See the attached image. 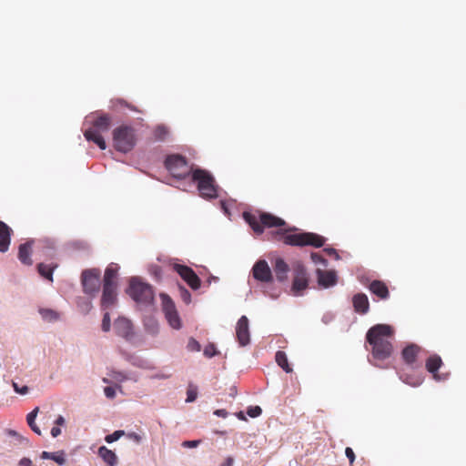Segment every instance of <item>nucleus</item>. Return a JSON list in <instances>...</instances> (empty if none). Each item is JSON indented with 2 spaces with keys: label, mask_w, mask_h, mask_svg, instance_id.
Here are the masks:
<instances>
[{
  "label": "nucleus",
  "mask_w": 466,
  "mask_h": 466,
  "mask_svg": "<svg viewBox=\"0 0 466 466\" xmlns=\"http://www.w3.org/2000/svg\"><path fill=\"white\" fill-rule=\"evenodd\" d=\"M262 413L259 406H250L247 410V414L251 418L258 417Z\"/></svg>",
  "instance_id": "obj_44"
},
{
  "label": "nucleus",
  "mask_w": 466,
  "mask_h": 466,
  "mask_svg": "<svg viewBox=\"0 0 466 466\" xmlns=\"http://www.w3.org/2000/svg\"><path fill=\"white\" fill-rule=\"evenodd\" d=\"M200 441H186L182 443L183 447L195 448L199 444Z\"/></svg>",
  "instance_id": "obj_49"
},
{
  "label": "nucleus",
  "mask_w": 466,
  "mask_h": 466,
  "mask_svg": "<svg viewBox=\"0 0 466 466\" xmlns=\"http://www.w3.org/2000/svg\"><path fill=\"white\" fill-rule=\"evenodd\" d=\"M276 362L279 367H281L287 373L292 371V368L289 366L288 362L287 355L284 351L279 350L276 352L275 356Z\"/></svg>",
  "instance_id": "obj_29"
},
{
  "label": "nucleus",
  "mask_w": 466,
  "mask_h": 466,
  "mask_svg": "<svg viewBox=\"0 0 466 466\" xmlns=\"http://www.w3.org/2000/svg\"><path fill=\"white\" fill-rule=\"evenodd\" d=\"M243 217L257 234L263 233L265 228H280L286 225L282 218L267 212H260L258 215L245 212Z\"/></svg>",
  "instance_id": "obj_4"
},
{
  "label": "nucleus",
  "mask_w": 466,
  "mask_h": 466,
  "mask_svg": "<svg viewBox=\"0 0 466 466\" xmlns=\"http://www.w3.org/2000/svg\"><path fill=\"white\" fill-rule=\"evenodd\" d=\"M39 312L42 318L47 321H54L58 319V314L52 309H41Z\"/></svg>",
  "instance_id": "obj_36"
},
{
  "label": "nucleus",
  "mask_w": 466,
  "mask_h": 466,
  "mask_svg": "<svg viewBox=\"0 0 466 466\" xmlns=\"http://www.w3.org/2000/svg\"><path fill=\"white\" fill-rule=\"evenodd\" d=\"M441 365L442 360L437 354L430 356L425 362L426 370L432 374L433 379L437 381L443 380V378H441V376L438 373V370Z\"/></svg>",
  "instance_id": "obj_16"
},
{
  "label": "nucleus",
  "mask_w": 466,
  "mask_h": 466,
  "mask_svg": "<svg viewBox=\"0 0 466 466\" xmlns=\"http://www.w3.org/2000/svg\"><path fill=\"white\" fill-rule=\"evenodd\" d=\"M197 396H198V387L193 385V384H189L187 389V400H186V401L187 402H193L197 399Z\"/></svg>",
  "instance_id": "obj_38"
},
{
  "label": "nucleus",
  "mask_w": 466,
  "mask_h": 466,
  "mask_svg": "<svg viewBox=\"0 0 466 466\" xmlns=\"http://www.w3.org/2000/svg\"><path fill=\"white\" fill-rule=\"evenodd\" d=\"M292 275V291H303L309 288V274L305 266L300 261L293 263Z\"/></svg>",
  "instance_id": "obj_10"
},
{
  "label": "nucleus",
  "mask_w": 466,
  "mask_h": 466,
  "mask_svg": "<svg viewBox=\"0 0 466 466\" xmlns=\"http://www.w3.org/2000/svg\"><path fill=\"white\" fill-rule=\"evenodd\" d=\"M324 252L327 253L329 256H334L336 259L339 258V256L335 248H324Z\"/></svg>",
  "instance_id": "obj_50"
},
{
  "label": "nucleus",
  "mask_w": 466,
  "mask_h": 466,
  "mask_svg": "<svg viewBox=\"0 0 466 466\" xmlns=\"http://www.w3.org/2000/svg\"><path fill=\"white\" fill-rule=\"evenodd\" d=\"M42 459H49L55 461L58 465H64L66 463L65 452L63 451L57 452L43 451L41 453Z\"/></svg>",
  "instance_id": "obj_25"
},
{
  "label": "nucleus",
  "mask_w": 466,
  "mask_h": 466,
  "mask_svg": "<svg viewBox=\"0 0 466 466\" xmlns=\"http://www.w3.org/2000/svg\"><path fill=\"white\" fill-rule=\"evenodd\" d=\"M168 324L175 329H179L181 328V319L178 316L177 310H174L170 313L165 315Z\"/></svg>",
  "instance_id": "obj_31"
},
{
  "label": "nucleus",
  "mask_w": 466,
  "mask_h": 466,
  "mask_svg": "<svg viewBox=\"0 0 466 466\" xmlns=\"http://www.w3.org/2000/svg\"><path fill=\"white\" fill-rule=\"evenodd\" d=\"M37 268H38V272L41 276H43L44 278H46L49 280H52V275H53L55 267L46 265L44 263H40V264H38Z\"/></svg>",
  "instance_id": "obj_34"
},
{
  "label": "nucleus",
  "mask_w": 466,
  "mask_h": 466,
  "mask_svg": "<svg viewBox=\"0 0 466 466\" xmlns=\"http://www.w3.org/2000/svg\"><path fill=\"white\" fill-rule=\"evenodd\" d=\"M60 433H61V430H60V428H58V427H53V428H52V430H51V435H52L53 437H55V438H56V437H57L58 435H60Z\"/></svg>",
  "instance_id": "obj_55"
},
{
  "label": "nucleus",
  "mask_w": 466,
  "mask_h": 466,
  "mask_svg": "<svg viewBox=\"0 0 466 466\" xmlns=\"http://www.w3.org/2000/svg\"><path fill=\"white\" fill-rule=\"evenodd\" d=\"M234 459L232 457H228L225 461L221 464V466H233Z\"/></svg>",
  "instance_id": "obj_54"
},
{
  "label": "nucleus",
  "mask_w": 466,
  "mask_h": 466,
  "mask_svg": "<svg viewBox=\"0 0 466 466\" xmlns=\"http://www.w3.org/2000/svg\"><path fill=\"white\" fill-rule=\"evenodd\" d=\"M31 251H32V242L27 241L19 246L18 249V258L25 265H31Z\"/></svg>",
  "instance_id": "obj_22"
},
{
  "label": "nucleus",
  "mask_w": 466,
  "mask_h": 466,
  "mask_svg": "<svg viewBox=\"0 0 466 466\" xmlns=\"http://www.w3.org/2000/svg\"><path fill=\"white\" fill-rule=\"evenodd\" d=\"M12 233V228L0 220V252L5 253L9 249Z\"/></svg>",
  "instance_id": "obj_17"
},
{
  "label": "nucleus",
  "mask_w": 466,
  "mask_h": 466,
  "mask_svg": "<svg viewBox=\"0 0 466 466\" xmlns=\"http://www.w3.org/2000/svg\"><path fill=\"white\" fill-rule=\"evenodd\" d=\"M101 327H102V330L105 332H108L110 330L111 319H110V315H109L108 311H106L103 316Z\"/></svg>",
  "instance_id": "obj_41"
},
{
  "label": "nucleus",
  "mask_w": 466,
  "mask_h": 466,
  "mask_svg": "<svg viewBox=\"0 0 466 466\" xmlns=\"http://www.w3.org/2000/svg\"><path fill=\"white\" fill-rule=\"evenodd\" d=\"M148 272L152 275L156 279H160L162 277V269L157 264H151L148 266Z\"/></svg>",
  "instance_id": "obj_39"
},
{
  "label": "nucleus",
  "mask_w": 466,
  "mask_h": 466,
  "mask_svg": "<svg viewBox=\"0 0 466 466\" xmlns=\"http://www.w3.org/2000/svg\"><path fill=\"white\" fill-rule=\"evenodd\" d=\"M191 178L197 184L201 198L206 199L218 198V186L214 177L208 171L196 168L192 171Z\"/></svg>",
  "instance_id": "obj_3"
},
{
  "label": "nucleus",
  "mask_w": 466,
  "mask_h": 466,
  "mask_svg": "<svg viewBox=\"0 0 466 466\" xmlns=\"http://www.w3.org/2000/svg\"><path fill=\"white\" fill-rule=\"evenodd\" d=\"M394 329L388 324H377L371 327L367 334L366 339L371 345V353L374 359L384 360L390 357L393 351L391 339Z\"/></svg>",
  "instance_id": "obj_1"
},
{
  "label": "nucleus",
  "mask_w": 466,
  "mask_h": 466,
  "mask_svg": "<svg viewBox=\"0 0 466 466\" xmlns=\"http://www.w3.org/2000/svg\"><path fill=\"white\" fill-rule=\"evenodd\" d=\"M187 348L189 351H199L201 350L199 342L193 338L188 339Z\"/></svg>",
  "instance_id": "obj_43"
},
{
  "label": "nucleus",
  "mask_w": 466,
  "mask_h": 466,
  "mask_svg": "<svg viewBox=\"0 0 466 466\" xmlns=\"http://www.w3.org/2000/svg\"><path fill=\"white\" fill-rule=\"evenodd\" d=\"M273 270L276 276V279L279 282L286 281L288 279V273L289 271V265L285 262V260L281 258H276L273 264Z\"/></svg>",
  "instance_id": "obj_19"
},
{
  "label": "nucleus",
  "mask_w": 466,
  "mask_h": 466,
  "mask_svg": "<svg viewBox=\"0 0 466 466\" xmlns=\"http://www.w3.org/2000/svg\"><path fill=\"white\" fill-rule=\"evenodd\" d=\"M169 135V129L165 125H157L153 130L155 141H165Z\"/></svg>",
  "instance_id": "obj_27"
},
{
  "label": "nucleus",
  "mask_w": 466,
  "mask_h": 466,
  "mask_svg": "<svg viewBox=\"0 0 466 466\" xmlns=\"http://www.w3.org/2000/svg\"><path fill=\"white\" fill-rule=\"evenodd\" d=\"M162 302V310L165 315L176 310V305L171 298L167 293H160Z\"/></svg>",
  "instance_id": "obj_26"
},
{
  "label": "nucleus",
  "mask_w": 466,
  "mask_h": 466,
  "mask_svg": "<svg viewBox=\"0 0 466 466\" xmlns=\"http://www.w3.org/2000/svg\"><path fill=\"white\" fill-rule=\"evenodd\" d=\"M354 310L359 314H366L370 309V302L365 293H357L352 298Z\"/></svg>",
  "instance_id": "obj_18"
},
{
  "label": "nucleus",
  "mask_w": 466,
  "mask_h": 466,
  "mask_svg": "<svg viewBox=\"0 0 466 466\" xmlns=\"http://www.w3.org/2000/svg\"><path fill=\"white\" fill-rule=\"evenodd\" d=\"M120 267L116 263H109L104 272L102 279V291H115L118 287Z\"/></svg>",
  "instance_id": "obj_11"
},
{
  "label": "nucleus",
  "mask_w": 466,
  "mask_h": 466,
  "mask_svg": "<svg viewBox=\"0 0 466 466\" xmlns=\"http://www.w3.org/2000/svg\"><path fill=\"white\" fill-rule=\"evenodd\" d=\"M279 236V239L283 241L286 245L289 246H311L314 248H320L324 246L326 238L319 234L312 232H303V233H296V234H286V233H277Z\"/></svg>",
  "instance_id": "obj_6"
},
{
  "label": "nucleus",
  "mask_w": 466,
  "mask_h": 466,
  "mask_svg": "<svg viewBox=\"0 0 466 466\" xmlns=\"http://www.w3.org/2000/svg\"><path fill=\"white\" fill-rule=\"evenodd\" d=\"M13 388L15 390V392L19 393V394H26L28 392V387L27 386H23V387H19L18 384L16 382H13Z\"/></svg>",
  "instance_id": "obj_47"
},
{
  "label": "nucleus",
  "mask_w": 466,
  "mask_h": 466,
  "mask_svg": "<svg viewBox=\"0 0 466 466\" xmlns=\"http://www.w3.org/2000/svg\"><path fill=\"white\" fill-rule=\"evenodd\" d=\"M113 378L119 381H123L126 379V377L121 372H114Z\"/></svg>",
  "instance_id": "obj_53"
},
{
  "label": "nucleus",
  "mask_w": 466,
  "mask_h": 466,
  "mask_svg": "<svg viewBox=\"0 0 466 466\" xmlns=\"http://www.w3.org/2000/svg\"><path fill=\"white\" fill-rule=\"evenodd\" d=\"M82 307V310L85 311V312H88L91 309V302L89 299L86 300L83 302V305L81 306Z\"/></svg>",
  "instance_id": "obj_51"
},
{
  "label": "nucleus",
  "mask_w": 466,
  "mask_h": 466,
  "mask_svg": "<svg viewBox=\"0 0 466 466\" xmlns=\"http://www.w3.org/2000/svg\"><path fill=\"white\" fill-rule=\"evenodd\" d=\"M253 278L260 282H271L273 275L268 262L264 259L258 260L251 270Z\"/></svg>",
  "instance_id": "obj_12"
},
{
  "label": "nucleus",
  "mask_w": 466,
  "mask_h": 466,
  "mask_svg": "<svg viewBox=\"0 0 466 466\" xmlns=\"http://www.w3.org/2000/svg\"><path fill=\"white\" fill-rule=\"evenodd\" d=\"M318 283L324 289L334 286L338 281V276L334 270L317 269Z\"/></svg>",
  "instance_id": "obj_15"
},
{
  "label": "nucleus",
  "mask_w": 466,
  "mask_h": 466,
  "mask_svg": "<svg viewBox=\"0 0 466 466\" xmlns=\"http://www.w3.org/2000/svg\"><path fill=\"white\" fill-rule=\"evenodd\" d=\"M135 440H137V441H138L140 440V437L136 436V437H135Z\"/></svg>",
  "instance_id": "obj_61"
},
{
  "label": "nucleus",
  "mask_w": 466,
  "mask_h": 466,
  "mask_svg": "<svg viewBox=\"0 0 466 466\" xmlns=\"http://www.w3.org/2000/svg\"><path fill=\"white\" fill-rule=\"evenodd\" d=\"M80 279L84 291H99L102 286L101 270L98 268L84 269Z\"/></svg>",
  "instance_id": "obj_9"
},
{
  "label": "nucleus",
  "mask_w": 466,
  "mask_h": 466,
  "mask_svg": "<svg viewBox=\"0 0 466 466\" xmlns=\"http://www.w3.org/2000/svg\"><path fill=\"white\" fill-rule=\"evenodd\" d=\"M214 414L218 416V417L226 418L227 415H228V412H227L226 410H216L214 411Z\"/></svg>",
  "instance_id": "obj_52"
},
{
  "label": "nucleus",
  "mask_w": 466,
  "mask_h": 466,
  "mask_svg": "<svg viewBox=\"0 0 466 466\" xmlns=\"http://www.w3.org/2000/svg\"><path fill=\"white\" fill-rule=\"evenodd\" d=\"M421 349L416 344H410L402 350L401 356L408 365H413Z\"/></svg>",
  "instance_id": "obj_20"
},
{
  "label": "nucleus",
  "mask_w": 466,
  "mask_h": 466,
  "mask_svg": "<svg viewBox=\"0 0 466 466\" xmlns=\"http://www.w3.org/2000/svg\"><path fill=\"white\" fill-rule=\"evenodd\" d=\"M311 258L314 262L324 261V259L321 258V256L317 253H312Z\"/></svg>",
  "instance_id": "obj_56"
},
{
  "label": "nucleus",
  "mask_w": 466,
  "mask_h": 466,
  "mask_svg": "<svg viewBox=\"0 0 466 466\" xmlns=\"http://www.w3.org/2000/svg\"><path fill=\"white\" fill-rule=\"evenodd\" d=\"M115 332L127 339L133 336V325L129 319L120 317L114 323Z\"/></svg>",
  "instance_id": "obj_14"
},
{
  "label": "nucleus",
  "mask_w": 466,
  "mask_h": 466,
  "mask_svg": "<svg viewBox=\"0 0 466 466\" xmlns=\"http://www.w3.org/2000/svg\"><path fill=\"white\" fill-rule=\"evenodd\" d=\"M212 281L214 282H218V277H215V276H210L208 279H207V282L208 284H210Z\"/></svg>",
  "instance_id": "obj_58"
},
{
  "label": "nucleus",
  "mask_w": 466,
  "mask_h": 466,
  "mask_svg": "<svg viewBox=\"0 0 466 466\" xmlns=\"http://www.w3.org/2000/svg\"><path fill=\"white\" fill-rule=\"evenodd\" d=\"M345 454H346L347 458L350 461V465L353 466V463H354V461H355V453H354L353 450L351 448H350V447H347L345 449Z\"/></svg>",
  "instance_id": "obj_46"
},
{
  "label": "nucleus",
  "mask_w": 466,
  "mask_h": 466,
  "mask_svg": "<svg viewBox=\"0 0 466 466\" xmlns=\"http://www.w3.org/2000/svg\"><path fill=\"white\" fill-rule=\"evenodd\" d=\"M170 267L176 271L179 277L188 285L193 290H197L201 286V280L198 275L188 266L179 264L174 260H170Z\"/></svg>",
  "instance_id": "obj_8"
},
{
  "label": "nucleus",
  "mask_w": 466,
  "mask_h": 466,
  "mask_svg": "<svg viewBox=\"0 0 466 466\" xmlns=\"http://www.w3.org/2000/svg\"><path fill=\"white\" fill-rule=\"evenodd\" d=\"M103 381H104L105 383H108V382H109V380H108L107 379H106V378H104V379H103Z\"/></svg>",
  "instance_id": "obj_60"
},
{
  "label": "nucleus",
  "mask_w": 466,
  "mask_h": 466,
  "mask_svg": "<svg viewBox=\"0 0 466 466\" xmlns=\"http://www.w3.org/2000/svg\"><path fill=\"white\" fill-rule=\"evenodd\" d=\"M165 167L177 178H185L194 170L186 157L178 154L168 156L165 160Z\"/></svg>",
  "instance_id": "obj_7"
},
{
  "label": "nucleus",
  "mask_w": 466,
  "mask_h": 466,
  "mask_svg": "<svg viewBox=\"0 0 466 466\" xmlns=\"http://www.w3.org/2000/svg\"><path fill=\"white\" fill-rule=\"evenodd\" d=\"M136 144L137 136L133 127L121 125L113 130V146L116 151L128 153Z\"/></svg>",
  "instance_id": "obj_5"
},
{
  "label": "nucleus",
  "mask_w": 466,
  "mask_h": 466,
  "mask_svg": "<svg viewBox=\"0 0 466 466\" xmlns=\"http://www.w3.org/2000/svg\"><path fill=\"white\" fill-rule=\"evenodd\" d=\"M116 303V293H103L101 307L104 310L109 309Z\"/></svg>",
  "instance_id": "obj_28"
},
{
  "label": "nucleus",
  "mask_w": 466,
  "mask_h": 466,
  "mask_svg": "<svg viewBox=\"0 0 466 466\" xmlns=\"http://www.w3.org/2000/svg\"><path fill=\"white\" fill-rule=\"evenodd\" d=\"M111 104H112V106L115 109H119V108H122V107H127L129 110L141 113V110H139L137 106H135L134 105L128 103L127 100H125L123 98H114V99L111 100Z\"/></svg>",
  "instance_id": "obj_30"
},
{
  "label": "nucleus",
  "mask_w": 466,
  "mask_h": 466,
  "mask_svg": "<svg viewBox=\"0 0 466 466\" xmlns=\"http://www.w3.org/2000/svg\"><path fill=\"white\" fill-rule=\"evenodd\" d=\"M370 291H373V292H376V291H389V289L387 287V285L382 282V281H380V280H373L370 284Z\"/></svg>",
  "instance_id": "obj_37"
},
{
  "label": "nucleus",
  "mask_w": 466,
  "mask_h": 466,
  "mask_svg": "<svg viewBox=\"0 0 466 466\" xmlns=\"http://www.w3.org/2000/svg\"><path fill=\"white\" fill-rule=\"evenodd\" d=\"M97 454L107 466L116 465L117 457L116 453L113 451L107 449L106 446L99 447Z\"/></svg>",
  "instance_id": "obj_21"
},
{
  "label": "nucleus",
  "mask_w": 466,
  "mask_h": 466,
  "mask_svg": "<svg viewBox=\"0 0 466 466\" xmlns=\"http://www.w3.org/2000/svg\"><path fill=\"white\" fill-rule=\"evenodd\" d=\"M111 116L108 114H101L92 121L89 128L84 131V137L87 141H92L102 150L106 148L102 133L107 132L111 127Z\"/></svg>",
  "instance_id": "obj_2"
},
{
  "label": "nucleus",
  "mask_w": 466,
  "mask_h": 466,
  "mask_svg": "<svg viewBox=\"0 0 466 466\" xmlns=\"http://www.w3.org/2000/svg\"><path fill=\"white\" fill-rule=\"evenodd\" d=\"M146 328H147V330L150 333V334H157V331H158V325L157 323L153 320V319H150L149 320V323H146Z\"/></svg>",
  "instance_id": "obj_45"
},
{
  "label": "nucleus",
  "mask_w": 466,
  "mask_h": 466,
  "mask_svg": "<svg viewBox=\"0 0 466 466\" xmlns=\"http://www.w3.org/2000/svg\"><path fill=\"white\" fill-rule=\"evenodd\" d=\"M104 392H105V395H106L108 399H113V398H115V396H116V390H115V388L110 387V386L106 387V388L104 389Z\"/></svg>",
  "instance_id": "obj_48"
},
{
  "label": "nucleus",
  "mask_w": 466,
  "mask_h": 466,
  "mask_svg": "<svg viewBox=\"0 0 466 466\" xmlns=\"http://www.w3.org/2000/svg\"><path fill=\"white\" fill-rule=\"evenodd\" d=\"M56 423L57 425H63L65 423V419L63 418V416H58V418L56 420Z\"/></svg>",
  "instance_id": "obj_57"
},
{
  "label": "nucleus",
  "mask_w": 466,
  "mask_h": 466,
  "mask_svg": "<svg viewBox=\"0 0 466 466\" xmlns=\"http://www.w3.org/2000/svg\"><path fill=\"white\" fill-rule=\"evenodd\" d=\"M236 336L240 346L244 347L250 341L248 319L246 316H242L236 327Z\"/></svg>",
  "instance_id": "obj_13"
},
{
  "label": "nucleus",
  "mask_w": 466,
  "mask_h": 466,
  "mask_svg": "<svg viewBox=\"0 0 466 466\" xmlns=\"http://www.w3.org/2000/svg\"><path fill=\"white\" fill-rule=\"evenodd\" d=\"M168 324L175 329H179L181 328V319L178 316L177 310H174L170 313L165 315Z\"/></svg>",
  "instance_id": "obj_32"
},
{
  "label": "nucleus",
  "mask_w": 466,
  "mask_h": 466,
  "mask_svg": "<svg viewBox=\"0 0 466 466\" xmlns=\"http://www.w3.org/2000/svg\"><path fill=\"white\" fill-rule=\"evenodd\" d=\"M38 411H39V408L38 407L35 408L30 413L27 414L26 421H27L29 427L31 428V430L33 431H35L36 434L40 435L41 431L36 426L35 421V419L37 416Z\"/></svg>",
  "instance_id": "obj_33"
},
{
  "label": "nucleus",
  "mask_w": 466,
  "mask_h": 466,
  "mask_svg": "<svg viewBox=\"0 0 466 466\" xmlns=\"http://www.w3.org/2000/svg\"><path fill=\"white\" fill-rule=\"evenodd\" d=\"M400 379L402 380L403 382H405L406 384L410 385L412 387H418L423 381V378L420 377V376H418V377H411V376L401 375Z\"/></svg>",
  "instance_id": "obj_35"
},
{
  "label": "nucleus",
  "mask_w": 466,
  "mask_h": 466,
  "mask_svg": "<svg viewBox=\"0 0 466 466\" xmlns=\"http://www.w3.org/2000/svg\"><path fill=\"white\" fill-rule=\"evenodd\" d=\"M132 299L140 305H151L154 300V293H131Z\"/></svg>",
  "instance_id": "obj_24"
},
{
  "label": "nucleus",
  "mask_w": 466,
  "mask_h": 466,
  "mask_svg": "<svg viewBox=\"0 0 466 466\" xmlns=\"http://www.w3.org/2000/svg\"><path fill=\"white\" fill-rule=\"evenodd\" d=\"M381 299H386L389 297V293L383 292V293H376Z\"/></svg>",
  "instance_id": "obj_59"
},
{
  "label": "nucleus",
  "mask_w": 466,
  "mask_h": 466,
  "mask_svg": "<svg viewBox=\"0 0 466 466\" xmlns=\"http://www.w3.org/2000/svg\"><path fill=\"white\" fill-rule=\"evenodd\" d=\"M125 434L124 431H116L112 434H108L106 436L105 441L107 443H112L116 441H117L120 437H122Z\"/></svg>",
  "instance_id": "obj_42"
},
{
  "label": "nucleus",
  "mask_w": 466,
  "mask_h": 466,
  "mask_svg": "<svg viewBox=\"0 0 466 466\" xmlns=\"http://www.w3.org/2000/svg\"><path fill=\"white\" fill-rule=\"evenodd\" d=\"M203 353L207 358H212L218 354L217 348L213 343L208 344L205 347Z\"/></svg>",
  "instance_id": "obj_40"
},
{
  "label": "nucleus",
  "mask_w": 466,
  "mask_h": 466,
  "mask_svg": "<svg viewBox=\"0 0 466 466\" xmlns=\"http://www.w3.org/2000/svg\"><path fill=\"white\" fill-rule=\"evenodd\" d=\"M149 284L143 281L140 277H132L129 279V291H150Z\"/></svg>",
  "instance_id": "obj_23"
}]
</instances>
